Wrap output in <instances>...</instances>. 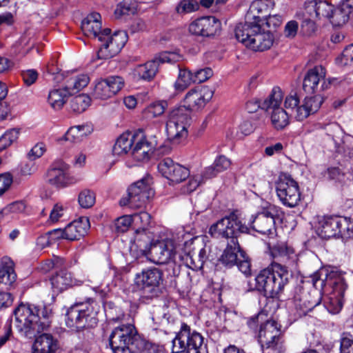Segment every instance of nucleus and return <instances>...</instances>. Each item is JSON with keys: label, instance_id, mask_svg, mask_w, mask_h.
Wrapping results in <instances>:
<instances>
[{"label": "nucleus", "instance_id": "1", "mask_svg": "<svg viewBox=\"0 0 353 353\" xmlns=\"http://www.w3.org/2000/svg\"><path fill=\"white\" fill-rule=\"evenodd\" d=\"M14 327L28 339L47 330L51 324L52 311L49 306L21 303L14 310Z\"/></svg>", "mask_w": 353, "mask_h": 353}, {"label": "nucleus", "instance_id": "2", "mask_svg": "<svg viewBox=\"0 0 353 353\" xmlns=\"http://www.w3.org/2000/svg\"><path fill=\"white\" fill-rule=\"evenodd\" d=\"M159 132L152 133L139 129L134 132L121 134L114 145L112 152L116 156H122L132 151L133 158L138 161L149 160L154 150L158 147Z\"/></svg>", "mask_w": 353, "mask_h": 353}, {"label": "nucleus", "instance_id": "3", "mask_svg": "<svg viewBox=\"0 0 353 353\" xmlns=\"http://www.w3.org/2000/svg\"><path fill=\"white\" fill-rule=\"evenodd\" d=\"M311 279L316 290H321L326 286L332 289L326 303L327 307L330 313H338L343 307V298L347 288L343 274L336 270L329 272L326 268H321L311 276Z\"/></svg>", "mask_w": 353, "mask_h": 353}, {"label": "nucleus", "instance_id": "4", "mask_svg": "<svg viewBox=\"0 0 353 353\" xmlns=\"http://www.w3.org/2000/svg\"><path fill=\"white\" fill-rule=\"evenodd\" d=\"M290 276L286 266L272 262L259 272L254 279V287L250 290H256L269 298H278L288 283Z\"/></svg>", "mask_w": 353, "mask_h": 353}, {"label": "nucleus", "instance_id": "5", "mask_svg": "<svg viewBox=\"0 0 353 353\" xmlns=\"http://www.w3.org/2000/svg\"><path fill=\"white\" fill-rule=\"evenodd\" d=\"M235 37L239 42L254 51L270 49L274 41L272 31L267 29L264 23H239L235 28Z\"/></svg>", "mask_w": 353, "mask_h": 353}, {"label": "nucleus", "instance_id": "6", "mask_svg": "<svg viewBox=\"0 0 353 353\" xmlns=\"http://www.w3.org/2000/svg\"><path fill=\"white\" fill-rule=\"evenodd\" d=\"M128 317L123 313L110 317V322L121 323L114 328L109 337L110 345L114 353H132L134 351L139 336L134 325L123 323Z\"/></svg>", "mask_w": 353, "mask_h": 353}, {"label": "nucleus", "instance_id": "7", "mask_svg": "<svg viewBox=\"0 0 353 353\" xmlns=\"http://www.w3.org/2000/svg\"><path fill=\"white\" fill-rule=\"evenodd\" d=\"M100 307L99 304L91 299L84 303L74 304L66 314L67 326L77 330L95 326L98 322L97 314Z\"/></svg>", "mask_w": 353, "mask_h": 353}, {"label": "nucleus", "instance_id": "8", "mask_svg": "<svg viewBox=\"0 0 353 353\" xmlns=\"http://www.w3.org/2000/svg\"><path fill=\"white\" fill-rule=\"evenodd\" d=\"M191 121V112L186 105L174 107L169 112L166 122L168 139L173 144L183 143L188 137L187 126Z\"/></svg>", "mask_w": 353, "mask_h": 353}, {"label": "nucleus", "instance_id": "9", "mask_svg": "<svg viewBox=\"0 0 353 353\" xmlns=\"http://www.w3.org/2000/svg\"><path fill=\"white\" fill-rule=\"evenodd\" d=\"M162 283L163 272L156 268L144 270L134 278V288L143 301L159 296Z\"/></svg>", "mask_w": 353, "mask_h": 353}, {"label": "nucleus", "instance_id": "10", "mask_svg": "<svg viewBox=\"0 0 353 353\" xmlns=\"http://www.w3.org/2000/svg\"><path fill=\"white\" fill-rule=\"evenodd\" d=\"M208 353L203 336L196 331H191L190 326L182 323L179 332L172 340V352Z\"/></svg>", "mask_w": 353, "mask_h": 353}, {"label": "nucleus", "instance_id": "11", "mask_svg": "<svg viewBox=\"0 0 353 353\" xmlns=\"http://www.w3.org/2000/svg\"><path fill=\"white\" fill-rule=\"evenodd\" d=\"M258 341L262 350H272L277 353L285 350L281 325L274 320H267L262 323L258 334Z\"/></svg>", "mask_w": 353, "mask_h": 353}, {"label": "nucleus", "instance_id": "12", "mask_svg": "<svg viewBox=\"0 0 353 353\" xmlns=\"http://www.w3.org/2000/svg\"><path fill=\"white\" fill-rule=\"evenodd\" d=\"M249 228L243 224L238 216L234 213L223 217L211 225L210 234L214 238H225L232 241L237 239L241 234L248 233Z\"/></svg>", "mask_w": 353, "mask_h": 353}, {"label": "nucleus", "instance_id": "13", "mask_svg": "<svg viewBox=\"0 0 353 353\" xmlns=\"http://www.w3.org/2000/svg\"><path fill=\"white\" fill-rule=\"evenodd\" d=\"M127 192L128 196L123 197L119 203L121 206L128 205L132 209L142 208L154 194L149 178H141L132 183L128 187Z\"/></svg>", "mask_w": 353, "mask_h": 353}, {"label": "nucleus", "instance_id": "14", "mask_svg": "<svg viewBox=\"0 0 353 353\" xmlns=\"http://www.w3.org/2000/svg\"><path fill=\"white\" fill-rule=\"evenodd\" d=\"M180 59L181 56L176 52H164L145 63L137 65L134 74L139 79L150 81L156 76L160 63H174Z\"/></svg>", "mask_w": 353, "mask_h": 353}, {"label": "nucleus", "instance_id": "15", "mask_svg": "<svg viewBox=\"0 0 353 353\" xmlns=\"http://www.w3.org/2000/svg\"><path fill=\"white\" fill-rule=\"evenodd\" d=\"M124 85V79L120 76L101 79L95 82L92 96L97 99L107 100L121 91Z\"/></svg>", "mask_w": 353, "mask_h": 353}, {"label": "nucleus", "instance_id": "16", "mask_svg": "<svg viewBox=\"0 0 353 353\" xmlns=\"http://www.w3.org/2000/svg\"><path fill=\"white\" fill-rule=\"evenodd\" d=\"M276 190L279 199L286 206L292 208L298 205L301 193L297 182L292 178H279Z\"/></svg>", "mask_w": 353, "mask_h": 353}, {"label": "nucleus", "instance_id": "17", "mask_svg": "<svg viewBox=\"0 0 353 353\" xmlns=\"http://www.w3.org/2000/svg\"><path fill=\"white\" fill-rule=\"evenodd\" d=\"M176 252L173 240L166 239L153 243L146 256L154 263L165 264L174 259Z\"/></svg>", "mask_w": 353, "mask_h": 353}, {"label": "nucleus", "instance_id": "18", "mask_svg": "<svg viewBox=\"0 0 353 353\" xmlns=\"http://www.w3.org/2000/svg\"><path fill=\"white\" fill-rule=\"evenodd\" d=\"M127 41L126 34L119 31L110 35L105 36L101 46L97 52L99 59H108L117 54Z\"/></svg>", "mask_w": 353, "mask_h": 353}, {"label": "nucleus", "instance_id": "19", "mask_svg": "<svg viewBox=\"0 0 353 353\" xmlns=\"http://www.w3.org/2000/svg\"><path fill=\"white\" fill-rule=\"evenodd\" d=\"M325 69L317 65L309 70L303 79V88L305 92L312 94L328 88L330 81H325Z\"/></svg>", "mask_w": 353, "mask_h": 353}, {"label": "nucleus", "instance_id": "20", "mask_svg": "<svg viewBox=\"0 0 353 353\" xmlns=\"http://www.w3.org/2000/svg\"><path fill=\"white\" fill-rule=\"evenodd\" d=\"M221 26V22L214 17H201L190 24L189 32L196 36L210 37L218 34Z\"/></svg>", "mask_w": 353, "mask_h": 353}, {"label": "nucleus", "instance_id": "21", "mask_svg": "<svg viewBox=\"0 0 353 353\" xmlns=\"http://www.w3.org/2000/svg\"><path fill=\"white\" fill-rule=\"evenodd\" d=\"M101 18L99 13L92 12L83 20L81 30L86 37L97 38L99 41H103L105 36L110 33L108 28L101 30Z\"/></svg>", "mask_w": 353, "mask_h": 353}, {"label": "nucleus", "instance_id": "22", "mask_svg": "<svg viewBox=\"0 0 353 353\" xmlns=\"http://www.w3.org/2000/svg\"><path fill=\"white\" fill-rule=\"evenodd\" d=\"M274 6L273 0H254L251 3L245 15V23H248V24L264 23V19L269 15Z\"/></svg>", "mask_w": 353, "mask_h": 353}, {"label": "nucleus", "instance_id": "23", "mask_svg": "<svg viewBox=\"0 0 353 353\" xmlns=\"http://www.w3.org/2000/svg\"><path fill=\"white\" fill-rule=\"evenodd\" d=\"M153 235L150 231L134 230L130 241V250L137 256H148Z\"/></svg>", "mask_w": 353, "mask_h": 353}, {"label": "nucleus", "instance_id": "24", "mask_svg": "<svg viewBox=\"0 0 353 353\" xmlns=\"http://www.w3.org/2000/svg\"><path fill=\"white\" fill-rule=\"evenodd\" d=\"M305 8L311 18L321 19L334 17L336 19L334 6L326 1L307 0L305 3Z\"/></svg>", "mask_w": 353, "mask_h": 353}, {"label": "nucleus", "instance_id": "25", "mask_svg": "<svg viewBox=\"0 0 353 353\" xmlns=\"http://www.w3.org/2000/svg\"><path fill=\"white\" fill-rule=\"evenodd\" d=\"M252 228L263 234H273L275 232L274 214L269 210L259 213L252 222Z\"/></svg>", "mask_w": 353, "mask_h": 353}, {"label": "nucleus", "instance_id": "26", "mask_svg": "<svg viewBox=\"0 0 353 353\" xmlns=\"http://www.w3.org/2000/svg\"><path fill=\"white\" fill-rule=\"evenodd\" d=\"M321 303V294L314 290L312 293L303 294L301 297H295L294 303L297 314L299 316L307 314Z\"/></svg>", "mask_w": 353, "mask_h": 353}, {"label": "nucleus", "instance_id": "27", "mask_svg": "<svg viewBox=\"0 0 353 353\" xmlns=\"http://www.w3.org/2000/svg\"><path fill=\"white\" fill-rule=\"evenodd\" d=\"M157 169L162 176H190L191 174L188 167L175 163L170 158L162 159L159 163Z\"/></svg>", "mask_w": 353, "mask_h": 353}, {"label": "nucleus", "instance_id": "28", "mask_svg": "<svg viewBox=\"0 0 353 353\" xmlns=\"http://www.w3.org/2000/svg\"><path fill=\"white\" fill-rule=\"evenodd\" d=\"M339 218L338 216L323 217L316 226V232L319 236L323 239L335 237L340 233Z\"/></svg>", "mask_w": 353, "mask_h": 353}, {"label": "nucleus", "instance_id": "29", "mask_svg": "<svg viewBox=\"0 0 353 353\" xmlns=\"http://www.w3.org/2000/svg\"><path fill=\"white\" fill-rule=\"evenodd\" d=\"M89 228V219L87 217H81L65 228V239L70 241L79 240L87 233Z\"/></svg>", "mask_w": 353, "mask_h": 353}, {"label": "nucleus", "instance_id": "30", "mask_svg": "<svg viewBox=\"0 0 353 353\" xmlns=\"http://www.w3.org/2000/svg\"><path fill=\"white\" fill-rule=\"evenodd\" d=\"M59 345L57 340L50 334L37 336L32 346V353H55Z\"/></svg>", "mask_w": 353, "mask_h": 353}, {"label": "nucleus", "instance_id": "31", "mask_svg": "<svg viewBox=\"0 0 353 353\" xmlns=\"http://www.w3.org/2000/svg\"><path fill=\"white\" fill-rule=\"evenodd\" d=\"M206 91L205 89H191L185 96L184 105H186L190 112L203 108L212 97L210 94L206 98Z\"/></svg>", "mask_w": 353, "mask_h": 353}, {"label": "nucleus", "instance_id": "32", "mask_svg": "<svg viewBox=\"0 0 353 353\" xmlns=\"http://www.w3.org/2000/svg\"><path fill=\"white\" fill-rule=\"evenodd\" d=\"M242 252L243 251L240 248L238 239L228 241L219 261L226 267H232L238 261L240 252Z\"/></svg>", "mask_w": 353, "mask_h": 353}, {"label": "nucleus", "instance_id": "33", "mask_svg": "<svg viewBox=\"0 0 353 353\" xmlns=\"http://www.w3.org/2000/svg\"><path fill=\"white\" fill-rule=\"evenodd\" d=\"M16 279L13 261L7 256H3L0 261V283L11 285Z\"/></svg>", "mask_w": 353, "mask_h": 353}, {"label": "nucleus", "instance_id": "34", "mask_svg": "<svg viewBox=\"0 0 353 353\" xmlns=\"http://www.w3.org/2000/svg\"><path fill=\"white\" fill-rule=\"evenodd\" d=\"M50 281L52 288L56 292H61L74 283L71 274L65 270H62L53 276Z\"/></svg>", "mask_w": 353, "mask_h": 353}, {"label": "nucleus", "instance_id": "35", "mask_svg": "<svg viewBox=\"0 0 353 353\" xmlns=\"http://www.w3.org/2000/svg\"><path fill=\"white\" fill-rule=\"evenodd\" d=\"M90 82V77L86 74L74 75L66 80L65 88L70 94L77 93L86 87Z\"/></svg>", "mask_w": 353, "mask_h": 353}, {"label": "nucleus", "instance_id": "36", "mask_svg": "<svg viewBox=\"0 0 353 353\" xmlns=\"http://www.w3.org/2000/svg\"><path fill=\"white\" fill-rule=\"evenodd\" d=\"M70 92L65 88L54 89L49 92L48 101L50 105L54 110H60L66 103Z\"/></svg>", "mask_w": 353, "mask_h": 353}, {"label": "nucleus", "instance_id": "37", "mask_svg": "<svg viewBox=\"0 0 353 353\" xmlns=\"http://www.w3.org/2000/svg\"><path fill=\"white\" fill-rule=\"evenodd\" d=\"M192 243L194 247L190 251V257L194 263H196L195 261H196L197 264H195L196 268H202L208 258L206 246L203 241H198L197 239L193 241Z\"/></svg>", "mask_w": 353, "mask_h": 353}, {"label": "nucleus", "instance_id": "38", "mask_svg": "<svg viewBox=\"0 0 353 353\" xmlns=\"http://www.w3.org/2000/svg\"><path fill=\"white\" fill-rule=\"evenodd\" d=\"M283 99V93L279 87H274L269 96L261 103V108L269 111L281 108L280 105Z\"/></svg>", "mask_w": 353, "mask_h": 353}, {"label": "nucleus", "instance_id": "39", "mask_svg": "<svg viewBox=\"0 0 353 353\" xmlns=\"http://www.w3.org/2000/svg\"><path fill=\"white\" fill-rule=\"evenodd\" d=\"M270 254L274 259L286 262L294 254V249L285 243L281 242L274 245L270 248Z\"/></svg>", "mask_w": 353, "mask_h": 353}, {"label": "nucleus", "instance_id": "40", "mask_svg": "<svg viewBox=\"0 0 353 353\" xmlns=\"http://www.w3.org/2000/svg\"><path fill=\"white\" fill-rule=\"evenodd\" d=\"M91 132L88 125H77L71 127L65 133V140L78 143L81 141L85 137Z\"/></svg>", "mask_w": 353, "mask_h": 353}, {"label": "nucleus", "instance_id": "41", "mask_svg": "<svg viewBox=\"0 0 353 353\" xmlns=\"http://www.w3.org/2000/svg\"><path fill=\"white\" fill-rule=\"evenodd\" d=\"M134 230L149 231L151 216L146 212H141L132 215Z\"/></svg>", "mask_w": 353, "mask_h": 353}, {"label": "nucleus", "instance_id": "42", "mask_svg": "<svg viewBox=\"0 0 353 353\" xmlns=\"http://www.w3.org/2000/svg\"><path fill=\"white\" fill-rule=\"evenodd\" d=\"M271 119L275 128L283 129L289 124V112L282 108L273 110Z\"/></svg>", "mask_w": 353, "mask_h": 353}, {"label": "nucleus", "instance_id": "43", "mask_svg": "<svg viewBox=\"0 0 353 353\" xmlns=\"http://www.w3.org/2000/svg\"><path fill=\"white\" fill-rule=\"evenodd\" d=\"M194 74L190 70L183 68L179 69V76L174 83L176 90L183 91L191 83H195Z\"/></svg>", "mask_w": 353, "mask_h": 353}, {"label": "nucleus", "instance_id": "44", "mask_svg": "<svg viewBox=\"0 0 353 353\" xmlns=\"http://www.w3.org/2000/svg\"><path fill=\"white\" fill-rule=\"evenodd\" d=\"M231 164L230 161L223 155L216 158L212 165L205 170L206 175H217L220 172L227 170Z\"/></svg>", "mask_w": 353, "mask_h": 353}, {"label": "nucleus", "instance_id": "45", "mask_svg": "<svg viewBox=\"0 0 353 353\" xmlns=\"http://www.w3.org/2000/svg\"><path fill=\"white\" fill-rule=\"evenodd\" d=\"M353 11V0H343L341 8L335 10L334 16L339 24L345 23Z\"/></svg>", "mask_w": 353, "mask_h": 353}, {"label": "nucleus", "instance_id": "46", "mask_svg": "<svg viewBox=\"0 0 353 353\" xmlns=\"http://www.w3.org/2000/svg\"><path fill=\"white\" fill-rule=\"evenodd\" d=\"M91 99L88 95L79 94L74 97L70 101V108L76 113L84 112L90 105Z\"/></svg>", "mask_w": 353, "mask_h": 353}, {"label": "nucleus", "instance_id": "47", "mask_svg": "<svg viewBox=\"0 0 353 353\" xmlns=\"http://www.w3.org/2000/svg\"><path fill=\"white\" fill-rule=\"evenodd\" d=\"M339 230L338 236L348 239L353 237V221L346 218H339Z\"/></svg>", "mask_w": 353, "mask_h": 353}, {"label": "nucleus", "instance_id": "48", "mask_svg": "<svg viewBox=\"0 0 353 353\" xmlns=\"http://www.w3.org/2000/svg\"><path fill=\"white\" fill-rule=\"evenodd\" d=\"M167 107L168 103L165 101L155 102L147 107L145 113L148 117H156L161 115Z\"/></svg>", "mask_w": 353, "mask_h": 353}, {"label": "nucleus", "instance_id": "49", "mask_svg": "<svg viewBox=\"0 0 353 353\" xmlns=\"http://www.w3.org/2000/svg\"><path fill=\"white\" fill-rule=\"evenodd\" d=\"M27 205L23 201H14L3 208L5 215L19 214L26 212Z\"/></svg>", "mask_w": 353, "mask_h": 353}, {"label": "nucleus", "instance_id": "50", "mask_svg": "<svg viewBox=\"0 0 353 353\" xmlns=\"http://www.w3.org/2000/svg\"><path fill=\"white\" fill-rule=\"evenodd\" d=\"M19 132L17 129L7 130L0 137V152L9 147L19 137Z\"/></svg>", "mask_w": 353, "mask_h": 353}, {"label": "nucleus", "instance_id": "51", "mask_svg": "<svg viewBox=\"0 0 353 353\" xmlns=\"http://www.w3.org/2000/svg\"><path fill=\"white\" fill-rule=\"evenodd\" d=\"M69 165L62 161H56L52 163L48 174L51 176H62L68 174Z\"/></svg>", "mask_w": 353, "mask_h": 353}, {"label": "nucleus", "instance_id": "52", "mask_svg": "<svg viewBox=\"0 0 353 353\" xmlns=\"http://www.w3.org/2000/svg\"><path fill=\"white\" fill-rule=\"evenodd\" d=\"M323 102V99L320 94H316L313 97H307L303 101L310 114L317 112Z\"/></svg>", "mask_w": 353, "mask_h": 353}, {"label": "nucleus", "instance_id": "53", "mask_svg": "<svg viewBox=\"0 0 353 353\" xmlns=\"http://www.w3.org/2000/svg\"><path fill=\"white\" fill-rule=\"evenodd\" d=\"M199 4L195 0H182L177 6L176 10L177 13L185 14L197 10Z\"/></svg>", "mask_w": 353, "mask_h": 353}, {"label": "nucleus", "instance_id": "54", "mask_svg": "<svg viewBox=\"0 0 353 353\" xmlns=\"http://www.w3.org/2000/svg\"><path fill=\"white\" fill-rule=\"evenodd\" d=\"M340 353H353V336L349 332H343L341 335Z\"/></svg>", "mask_w": 353, "mask_h": 353}, {"label": "nucleus", "instance_id": "55", "mask_svg": "<svg viewBox=\"0 0 353 353\" xmlns=\"http://www.w3.org/2000/svg\"><path fill=\"white\" fill-rule=\"evenodd\" d=\"M79 203L83 208H90L95 203V194L89 190H84L79 195Z\"/></svg>", "mask_w": 353, "mask_h": 353}, {"label": "nucleus", "instance_id": "56", "mask_svg": "<svg viewBox=\"0 0 353 353\" xmlns=\"http://www.w3.org/2000/svg\"><path fill=\"white\" fill-rule=\"evenodd\" d=\"M116 230L118 232H125L132 225V215H124L116 219L114 223Z\"/></svg>", "mask_w": 353, "mask_h": 353}, {"label": "nucleus", "instance_id": "57", "mask_svg": "<svg viewBox=\"0 0 353 353\" xmlns=\"http://www.w3.org/2000/svg\"><path fill=\"white\" fill-rule=\"evenodd\" d=\"M239 270L245 275L248 276L251 274V264L248 257L245 252H240L238 261L235 264Z\"/></svg>", "mask_w": 353, "mask_h": 353}, {"label": "nucleus", "instance_id": "58", "mask_svg": "<svg viewBox=\"0 0 353 353\" xmlns=\"http://www.w3.org/2000/svg\"><path fill=\"white\" fill-rule=\"evenodd\" d=\"M46 151V145L42 142L37 143L27 153V158L28 160L35 161L36 159L41 157Z\"/></svg>", "mask_w": 353, "mask_h": 353}, {"label": "nucleus", "instance_id": "59", "mask_svg": "<svg viewBox=\"0 0 353 353\" xmlns=\"http://www.w3.org/2000/svg\"><path fill=\"white\" fill-rule=\"evenodd\" d=\"M77 182L73 178H50L48 181V183L57 189L69 187Z\"/></svg>", "mask_w": 353, "mask_h": 353}, {"label": "nucleus", "instance_id": "60", "mask_svg": "<svg viewBox=\"0 0 353 353\" xmlns=\"http://www.w3.org/2000/svg\"><path fill=\"white\" fill-rule=\"evenodd\" d=\"M213 75V72L210 68H205L203 69H200L196 70L194 74V81L197 83H203L207 81L209 78H210Z\"/></svg>", "mask_w": 353, "mask_h": 353}, {"label": "nucleus", "instance_id": "61", "mask_svg": "<svg viewBox=\"0 0 353 353\" xmlns=\"http://www.w3.org/2000/svg\"><path fill=\"white\" fill-rule=\"evenodd\" d=\"M283 17L281 14H272L269 13L267 17L264 19V24L266 28H274L279 27L283 22Z\"/></svg>", "mask_w": 353, "mask_h": 353}, {"label": "nucleus", "instance_id": "62", "mask_svg": "<svg viewBox=\"0 0 353 353\" xmlns=\"http://www.w3.org/2000/svg\"><path fill=\"white\" fill-rule=\"evenodd\" d=\"M341 64L350 65L353 62V43L347 46L343 51L341 57L339 59Z\"/></svg>", "mask_w": 353, "mask_h": 353}, {"label": "nucleus", "instance_id": "63", "mask_svg": "<svg viewBox=\"0 0 353 353\" xmlns=\"http://www.w3.org/2000/svg\"><path fill=\"white\" fill-rule=\"evenodd\" d=\"M37 166L33 160H28L21 163L20 172L22 175H32L37 171Z\"/></svg>", "mask_w": 353, "mask_h": 353}, {"label": "nucleus", "instance_id": "64", "mask_svg": "<svg viewBox=\"0 0 353 353\" xmlns=\"http://www.w3.org/2000/svg\"><path fill=\"white\" fill-rule=\"evenodd\" d=\"M21 76L24 83L27 86H30L37 81L38 78V73L34 70H27L22 72Z\"/></svg>", "mask_w": 353, "mask_h": 353}]
</instances>
